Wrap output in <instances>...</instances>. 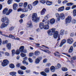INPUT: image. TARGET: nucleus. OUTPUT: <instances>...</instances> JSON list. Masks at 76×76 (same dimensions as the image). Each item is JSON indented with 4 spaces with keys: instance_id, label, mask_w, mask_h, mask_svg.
<instances>
[{
    "instance_id": "obj_1",
    "label": "nucleus",
    "mask_w": 76,
    "mask_h": 76,
    "mask_svg": "<svg viewBox=\"0 0 76 76\" xmlns=\"http://www.w3.org/2000/svg\"><path fill=\"white\" fill-rule=\"evenodd\" d=\"M2 22H4L2 23L1 26V28L3 29L7 27L9 25V21L6 17L4 16L1 19Z\"/></svg>"
},
{
    "instance_id": "obj_2",
    "label": "nucleus",
    "mask_w": 76,
    "mask_h": 76,
    "mask_svg": "<svg viewBox=\"0 0 76 76\" xmlns=\"http://www.w3.org/2000/svg\"><path fill=\"white\" fill-rule=\"evenodd\" d=\"M32 19L33 21L35 23H37L38 22H39V20L40 19V17L38 18L37 14L36 13H33L32 16Z\"/></svg>"
},
{
    "instance_id": "obj_3",
    "label": "nucleus",
    "mask_w": 76,
    "mask_h": 76,
    "mask_svg": "<svg viewBox=\"0 0 76 76\" xmlns=\"http://www.w3.org/2000/svg\"><path fill=\"white\" fill-rule=\"evenodd\" d=\"M50 31H51V32L52 33H54L53 37L54 38H56L58 37V32L57 31H56V28H52L50 29Z\"/></svg>"
},
{
    "instance_id": "obj_4",
    "label": "nucleus",
    "mask_w": 76,
    "mask_h": 76,
    "mask_svg": "<svg viewBox=\"0 0 76 76\" xmlns=\"http://www.w3.org/2000/svg\"><path fill=\"white\" fill-rule=\"evenodd\" d=\"M9 61L7 59H4L3 61V63L1 64L2 66L4 67L7 66L9 64Z\"/></svg>"
},
{
    "instance_id": "obj_5",
    "label": "nucleus",
    "mask_w": 76,
    "mask_h": 76,
    "mask_svg": "<svg viewBox=\"0 0 76 76\" xmlns=\"http://www.w3.org/2000/svg\"><path fill=\"white\" fill-rule=\"evenodd\" d=\"M72 17L70 16H68L66 19L65 22L66 23H69L72 22Z\"/></svg>"
},
{
    "instance_id": "obj_6",
    "label": "nucleus",
    "mask_w": 76,
    "mask_h": 76,
    "mask_svg": "<svg viewBox=\"0 0 76 76\" xmlns=\"http://www.w3.org/2000/svg\"><path fill=\"white\" fill-rule=\"evenodd\" d=\"M45 25H46L44 26V29H49L50 28V26H49V21L48 20H47L45 23Z\"/></svg>"
},
{
    "instance_id": "obj_7",
    "label": "nucleus",
    "mask_w": 76,
    "mask_h": 76,
    "mask_svg": "<svg viewBox=\"0 0 76 76\" xmlns=\"http://www.w3.org/2000/svg\"><path fill=\"white\" fill-rule=\"evenodd\" d=\"M66 39H64L62 40L61 42L59 47H62L64 44H66Z\"/></svg>"
},
{
    "instance_id": "obj_8",
    "label": "nucleus",
    "mask_w": 76,
    "mask_h": 76,
    "mask_svg": "<svg viewBox=\"0 0 76 76\" xmlns=\"http://www.w3.org/2000/svg\"><path fill=\"white\" fill-rule=\"evenodd\" d=\"M3 12L4 14H6V15H9V13L7 8H5L3 10Z\"/></svg>"
},
{
    "instance_id": "obj_9",
    "label": "nucleus",
    "mask_w": 76,
    "mask_h": 76,
    "mask_svg": "<svg viewBox=\"0 0 76 76\" xmlns=\"http://www.w3.org/2000/svg\"><path fill=\"white\" fill-rule=\"evenodd\" d=\"M27 26L28 28H32V24L31 21H30L28 22L27 23Z\"/></svg>"
},
{
    "instance_id": "obj_10",
    "label": "nucleus",
    "mask_w": 76,
    "mask_h": 76,
    "mask_svg": "<svg viewBox=\"0 0 76 76\" xmlns=\"http://www.w3.org/2000/svg\"><path fill=\"white\" fill-rule=\"evenodd\" d=\"M73 39L72 38L68 39L67 40V42L69 44H72L73 43Z\"/></svg>"
},
{
    "instance_id": "obj_11",
    "label": "nucleus",
    "mask_w": 76,
    "mask_h": 76,
    "mask_svg": "<svg viewBox=\"0 0 76 76\" xmlns=\"http://www.w3.org/2000/svg\"><path fill=\"white\" fill-rule=\"evenodd\" d=\"M56 21L54 18L51 19L50 20V25H53L54 23H55Z\"/></svg>"
},
{
    "instance_id": "obj_12",
    "label": "nucleus",
    "mask_w": 76,
    "mask_h": 76,
    "mask_svg": "<svg viewBox=\"0 0 76 76\" xmlns=\"http://www.w3.org/2000/svg\"><path fill=\"white\" fill-rule=\"evenodd\" d=\"M45 12H46V9L45 8L43 9L40 12L41 15H44L45 14Z\"/></svg>"
},
{
    "instance_id": "obj_13",
    "label": "nucleus",
    "mask_w": 76,
    "mask_h": 76,
    "mask_svg": "<svg viewBox=\"0 0 76 76\" xmlns=\"http://www.w3.org/2000/svg\"><path fill=\"white\" fill-rule=\"evenodd\" d=\"M55 16L57 18L58 21H60V15L58 13H56L55 14Z\"/></svg>"
},
{
    "instance_id": "obj_14",
    "label": "nucleus",
    "mask_w": 76,
    "mask_h": 76,
    "mask_svg": "<svg viewBox=\"0 0 76 76\" xmlns=\"http://www.w3.org/2000/svg\"><path fill=\"white\" fill-rule=\"evenodd\" d=\"M60 18L63 20L65 19V15L63 13L61 14L60 15Z\"/></svg>"
},
{
    "instance_id": "obj_15",
    "label": "nucleus",
    "mask_w": 76,
    "mask_h": 76,
    "mask_svg": "<svg viewBox=\"0 0 76 76\" xmlns=\"http://www.w3.org/2000/svg\"><path fill=\"white\" fill-rule=\"evenodd\" d=\"M64 7L63 6L58 8V11H59V12H63L64 10Z\"/></svg>"
},
{
    "instance_id": "obj_16",
    "label": "nucleus",
    "mask_w": 76,
    "mask_h": 76,
    "mask_svg": "<svg viewBox=\"0 0 76 76\" xmlns=\"http://www.w3.org/2000/svg\"><path fill=\"white\" fill-rule=\"evenodd\" d=\"M46 3L48 6H51V5L53 4V2L47 1H46Z\"/></svg>"
},
{
    "instance_id": "obj_17",
    "label": "nucleus",
    "mask_w": 76,
    "mask_h": 76,
    "mask_svg": "<svg viewBox=\"0 0 76 76\" xmlns=\"http://www.w3.org/2000/svg\"><path fill=\"white\" fill-rule=\"evenodd\" d=\"M47 33L48 34V35L49 36H52V35H53V33L50 29H49L48 30L47 32Z\"/></svg>"
},
{
    "instance_id": "obj_18",
    "label": "nucleus",
    "mask_w": 76,
    "mask_h": 76,
    "mask_svg": "<svg viewBox=\"0 0 76 76\" xmlns=\"http://www.w3.org/2000/svg\"><path fill=\"white\" fill-rule=\"evenodd\" d=\"M13 9L14 10H17V7H18V4H14L13 5Z\"/></svg>"
},
{
    "instance_id": "obj_19",
    "label": "nucleus",
    "mask_w": 76,
    "mask_h": 76,
    "mask_svg": "<svg viewBox=\"0 0 76 76\" xmlns=\"http://www.w3.org/2000/svg\"><path fill=\"white\" fill-rule=\"evenodd\" d=\"M16 72H12L10 73V75H12V76H16Z\"/></svg>"
},
{
    "instance_id": "obj_20",
    "label": "nucleus",
    "mask_w": 76,
    "mask_h": 76,
    "mask_svg": "<svg viewBox=\"0 0 76 76\" xmlns=\"http://www.w3.org/2000/svg\"><path fill=\"white\" fill-rule=\"evenodd\" d=\"M34 54L35 56H39V55L40 52L39 51L37 50L34 52Z\"/></svg>"
},
{
    "instance_id": "obj_21",
    "label": "nucleus",
    "mask_w": 76,
    "mask_h": 76,
    "mask_svg": "<svg viewBox=\"0 0 76 76\" xmlns=\"http://www.w3.org/2000/svg\"><path fill=\"white\" fill-rule=\"evenodd\" d=\"M44 25L43 23H39V27L41 29H42L44 28Z\"/></svg>"
},
{
    "instance_id": "obj_22",
    "label": "nucleus",
    "mask_w": 76,
    "mask_h": 76,
    "mask_svg": "<svg viewBox=\"0 0 76 76\" xmlns=\"http://www.w3.org/2000/svg\"><path fill=\"white\" fill-rule=\"evenodd\" d=\"M55 67L53 66H52L50 67V71H51L52 72H54L55 71Z\"/></svg>"
},
{
    "instance_id": "obj_23",
    "label": "nucleus",
    "mask_w": 76,
    "mask_h": 76,
    "mask_svg": "<svg viewBox=\"0 0 76 76\" xmlns=\"http://www.w3.org/2000/svg\"><path fill=\"white\" fill-rule=\"evenodd\" d=\"M24 50V46H21L19 50L20 51H21V52H23V51Z\"/></svg>"
},
{
    "instance_id": "obj_24",
    "label": "nucleus",
    "mask_w": 76,
    "mask_h": 76,
    "mask_svg": "<svg viewBox=\"0 0 76 76\" xmlns=\"http://www.w3.org/2000/svg\"><path fill=\"white\" fill-rule=\"evenodd\" d=\"M18 73L19 75H23V72L22 70H19L18 71Z\"/></svg>"
},
{
    "instance_id": "obj_25",
    "label": "nucleus",
    "mask_w": 76,
    "mask_h": 76,
    "mask_svg": "<svg viewBox=\"0 0 76 76\" xmlns=\"http://www.w3.org/2000/svg\"><path fill=\"white\" fill-rule=\"evenodd\" d=\"M73 46H71L69 49V53H71L73 52Z\"/></svg>"
},
{
    "instance_id": "obj_26",
    "label": "nucleus",
    "mask_w": 76,
    "mask_h": 76,
    "mask_svg": "<svg viewBox=\"0 0 76 76\" xmlns=\"http://www.w3.org/2000/svg\"><path fill=\"white\" fill-rule=\"evenodd\" d=\"M28 11V9L25 8V9H23L22 10V12H26Z\"/></svg>"
},
{
    "instance_id": "obj_27",
    "label": "nucleus",
    "mask_w": 76,
    "mask_h": 76,
    "mask_svg": "<svg viewBox=\"0 0 76 76\" xmlns=\"http://www.w3.org/2000/svg\"><path fill=\"white\" fill-rule=\"evenodd\" d=\"M11 47V44L8 43L7 44V48L9 50H10V48Z\"/></svg>"
},
{
    "instance_id": "obj_28",
    "label": "nucleus",
    "mask_w": 76,
    "mask_h": 76,
    "mask_svg": "<svg viewBox=\"0 0 76 76\" xmlns=\"http://www.w3.org/2000/svg\"><path fill=\"white\" fill-rule=\"evenodd\" d=\"M28 8L30 10H31L32 9V6L31 5L29 4L28 6Z\"/></svg>"
},
{
    "instance_id": "obj_29",
    "label": "nucleus",
    "mask_w": 76,
    "mask_h": 76,
    "mask_svg": "<svg viewBox=\"0 0 76 76\" xmlns=\"http://www.w3.org/2000/svg\"><path fill=\"white\" fill-rule=\"evenodd\" d=\"M62 70L64 72H67V71L68 70V69H67V68L66 67H63L62 68Z\"/></svg>"
},
{
    "instance_id": "obj_30",
    "label": "nucleus",
    "mask_w": 76,
    "mask_h": 76,
    "mask_svg": "<svg viewBox=\"0 0 76 76\" xmlns=\"http://www.w3.org/2000/svg\"><path fill=\"white\" fill-rule=\"evenodd\" d=\"M73 16H76V10H74L73 11Z\"/></svg>"
},
{
    "instance_id": "obj_31",
    "label": "nucleus",
    "mask_w": 76,
    "mask_h": 76,
    "mask_svg": "<svg viewBox=\"0 0 76 76\" xmlns=\"http://www.w3.org/2000/svg\"><path fill=\"white\" fill-rule=\"evenodd\" d=\"M45 72L46 73H50V69H49V68H46L45 69Z\"/></svg>"
},
{
    "instance_id": "obj_32",
    "label": "nucleus",
    "mask_w": 76,
    "mask_h": 76,
    "mask_svg": "<svg viewBox=\"0 0 76 76\" xmlns=\"http://www.w3.org/2000/svg\"><path fill=\"white\" fill-rule=\"evenodd\" d=\"M38 4V1H36L33 2V6H36V5H37V4Z\"/></svg>"
},
{
    "instance_id": "obj_33",
    "label": "nucleus",
    "mask_w": 76,
    "mask_h": 76,
    "mask_svg": "<svg viewBox=\"0 0 76 76\" xmlns=\"http://www.w3.org/2000/svg\"><path fill=\"white\" fill-rule=\"evenodd\" d=\"M10 67L11 69H14L15 68V66L13 64H11L10 65Z\"/></svg>"
},
{
    "instance_id": "obj_34",
    "label": "nucleus",
    "mask_w": 76,
    "mask_h": 76,
    "mask_svg": "<svg viewBox=\"0 0 76 76\" xmlns=\"http://www.w3.org/2000/svg\"><path fill=\"white\" fill-rule=\"evenodd\" d=\"M64 30H61L60 32V34L61 35H64Z\"/></svg>"
},
{
    "instance_id": "obj_35",
    "label": "nucleus",
    "mask_w": 76,
    "mask_h": 76,
    "mask_svg": "<svg viewBox=\"0 0 76 76\" xmlns=\"http://www.w3.org/2000/svg\"><path fill=\"white\" fill-rule=\"evenodd\" d=\"M40 74L42 75H43V76H47V74H46L45 72H42L40 73Z\"/></svg>"
},
{
    "instance_id": "obj_36",
    "label": "nucleus",
    "mask_w": 76,
    "mask_h": 76,
    "mask_svg": "<svg viewBox=\"0 0 76 76\" xmlns=\"http://www.w3.org/2000/svg\"><path fill=\"white\" fill-rule=\"evenodd\" d=\"M12 55L13 56L15 54V50H12Z\"/></svg>"
},
{
    "instance_id": "obj_37",
    "label": "nucleus",
    "mask_w": 76,
    "mask_h": 76,
    "mask_svg": "<svg viewBox=\"0 0 76 76\" xmlns=\"http://www.w3.org/2000/svg\"><path fill=\"white\" fill-rule=\"evenodd\" d=\"M20 55L22 57H24L26 56V55L25 54H24L23 53H21L20 54Z\"/></svg>"
},
{
    "instance_id": "obj_38",
    "label": "nucleus",
    "mask_w": 76,
    "mask_h": 76,
    "mask_svg": "<svg viewBox=\"0 0 76 76\" xmlns=\"http://www.w3.org/2000/svg\"><path fill=\"white\" fill-rule=\"evenodd\" d=\"M8 37H9V38H12V39H15V37L12 34H10Z\"/></svg>"
},
{
    "instance_id": "obj_39",
    "label": "nucleus",
    "mask_w": 76,
    "mask_h": 76,
    "mask_svg": "<svg viewBox=\"0 0 76 76\" xmlns=\"http://www.w3.org/2000/svg\"><path fill=\"white\" fill-rule=\"evenodd\" d=\"M73 4H74L72 3H69L66 4L67 6H72V5H73Z\"/></svg>"
},
{
    "instance_id": "obj_40",
    "label": "nucleus",
    "mask_w": 76,
    "mask_h": 76,
    "mask_svg": "<svg viewBox=\"0 0 76 76\" xmlns=\"http://www.w3.org/2000/svg\"><path fill=\"white\" fill-rule=\"evenodd\" d=\"M57 66L58 69H60L61 67V65L60 64L58 63L57 64Z\"/></svg>"
},
{
    "instance_id": "obj_41",
    "label": "nucleus",
    "mask_w": 76,
    "mask_h": 76,
    "mask_svg": "<svg viewBox=\"0 0 76 76\" xmlns=\"http://www.w3.org/2000/svg\"><path fill=\"white\" fill-rule=\"evenodd\" d=\"M15 54H16V55H19V54H20L19 50H17L15 52Z\"/></svg>"
},
{
    "instance_id": "obj_42",
    "label": "nucleus",
    "mask_w": 76,
    "mask_h": 76,
    "mask_svg": "<svg viewBox=\"0 0 76 76\" xmlns=\"http://www.w3.org/2000/svg\"><path fill=\"white\" fill-rule=\"evenodd\" d=\"M40 2L42 4H45V0H41L40 1Z\"/></svg>"
},
{
    "instance_id": "obj_43",
    "label": "nucleus",
    "mask_w": 76,
    "mask_h": 76,
    "mask_svg": "<svg viewBox=\"0 0 76 76\" xmlns=\"http://www.w3.org/2000/svg\"><path fill=\"white\" fill-rule=\"evenodd\" d=\"M23 64H26V65H28V63L27 62H26L25 60H23Z\"/></svg>"
},
{
    "instance_id": "obj_44",
    "label": "nucleus",
    "mask_w": 76,
    "mask_h": 76,
    "mask_svg": "<svg viewBox=\"0 0 76 76\" xmlns=\"http://www.w3.org/2000/svg\"><path fill=\"white\" fill-rule=\"evenodd\" d=\"M56 53H58V54L56 53H54V54L55 56H59V53L58 52H56Z\"/></svg>"
},
{
    "instance_id": "obj_45",
    "label": "nucleus",
    "mask_w": 76,
    "mask_h": 76,
    "mask_svg": "<svg viewBox=\"0 0 76 76\" xmlns=\"http://www.w3.org/2000/svg\"><path fill=\"white\" fill-rule=\"evenodd\" d=\"M40 61L38 59H36V61H35V63L36 64H37V63H39V61Z\"/></svg>"
},
{
    "instance_id": "obj_46",
    "label": "nucleus",
    "mask_w": 76,
    "mask_h": 76,
    "mask_svg": "<svg viewBox=\"0 0 76 76\" xmlns=\"http://www.w3.org/2000/svg\"><path fill=\"white\" fill-rule=\"evenodd\" d=\"M20 69L22 70H26V67H25L24 66H21L20 67Z\"/></svg>"
},
{
    "instance_id": "obj_47",
    "label": "nucleus",
    "mask_w": 76,
    "mask_h": 76,
    "mask_svg": "<svg viewBox=\"0 0 76 76\" xmlns=\"http://www.w3.org/2000/svg\"><path fill=\"white\" fill-rule=\"evenodd\" d=\"M5 55L6 56H10V54L7 52H6L5 53Z\"/></svg>"
},
{
    "instance_id": "obj_48",
    "label": "nucleus",
    "mask_w": 76,
    "mask_h": 76,
    "mask_svg": "<svg viewBox=\"0 0 76 76\" xmlns=\"http://www.w3.org/2000/svg\"><path fill=\"white\" fill-rule=\"evenodd\" d=\"M27 5H28V4L27 3V2H25L24 4V7H26Z\"/></svg>"
},
{
    "instance_id": "obj_49",
    "label": "nucleus",
    "mask_w": 76,
    "mask_h": 76,
    "mask_svg": "<svg viewBox=\"0 0 76 76\" xmlns=\"http://www.w3.org/2000/svg\"><path fill=\"white\" fill-rule=\"evenodd\" d=\"M34 56V53H31L29 54V57H32Z\"/></svg>"
},
{
    "instance_id": "obj_50",
    "label": "nucleus",
    "mask_w": 76,
    "mask_h": 76,
    "mask_svg": "<svg viewBox=\"0 0 76 76\" xmlns=\"http://www.w3.org/2000/svg\"><path fill=\"white\" fill-rule=\"evenodd\" d=\"M28 60H29L30 63H32V62H33V61L32 60V59L31 58H28Z\"/></svg>"
},
{
    "instance_id": "obj_51",
    "label": "nucleus",
    "mask_w": 76,
    "mask_h": 76,
    "mask_svg": "<svg viewBox=\"0 0 76 76\" xmlns=\"http://www.w3.org/2000/svg\"><path fill=\"white\" fill-rule=\"evenodd\" d=\"M7 3L9 4H10L12 3V0H9L8 1Z\"/></svg>"
},
{
    "instance_id": "obj_52",
    "label": "nucleus",
    "mask_w": 76,
    "mask_h": 76,
    "mask_svg": "<svg viewBox=\"0 0 76 76\" xmlns=\"http://www.w3.org/2000/svg\"><path fill=\"white\" fill-rule=\"evenodd\" d=\"M76 22V20L73 19L72 21V23H75Z\"/></svg>"
},
{
    "instance_id": "obj_53",
    "label": "nucleus",
    "mask_w": 76,
    "mask_h": 76,
    "mask_svg": "<svg viewBox=\"0 0 76 76\" xmlns=\"http://www.w3.org/2000/svg\"><path fill=\"white\" fill-rule=\"evenodd\" d=\"M71 59L73 60H76V56H73L71 58Z\"/></svg>"
},
{
    "instance_id": "obj_54",
    "label": "nucleus",
    "mask_w": 76,
    "mask_h": 76,
    "mask_svg": "<svg viewBox=\"0 0 76 76\" xmlns=\"http://www.w3.org/2000/svg\"><path fill=\"white\" fill-rule=\"evenodd\" d=\"M12 10L11 9H10L8 11V13L9 14H9L10 13H12Z\"/></svg>"
},
{
    "instance_id": "obj_55",
    "label": "nucleus",
    "mask_w": 76,
    "mask_h": 76,
    "mask_svg": "<svg viewBox=\"0 0 76 76\" xmlns=\"http://www.w3.org/2000/svg\"><path fill=\"white\" fill-rule=\"evenodd\" d=\"M14 29V27H10L9 28V30L10 31H12L13 30V29Z\"/></svg>"
},
{
    "instance_id": "obj_56",
    "label": "nucleus",
    "mask_w": 76,
    "mask_h": 76,
    "mask_svg": "<svg viewBox=\"0 0 76 76\" xmlns=\"http://www.w3.org/2000/svg\"><path fill=\"white\" fill-rule=\"evenodd\" d=\"M43 63H46L47 61V59L46 58L44 59L43 60Z\"/></svg>"
},
{
    "instance_id": "obj_57",
    "label": "nucleus",
    "mask_w": 76,
    "mask_h": 76,
    "mask_svg": "<svg viewBox=\"0 0 76 76\" xmlns=\"http://www.w3.org/2000/svg\"><path fill=\"white\" fill-rule=\"evenodd\" d=\"M44 19H45V20H48V15H46Z\"/></svg>"
},
{
    "instance_id": "obj_58",
    "label": "nucleus",
    "mask_w": 76,
    "mask_h": 76,
    "mask_svg": "<svg viewBox=\"0 0 76 76\" xmlns=\"http://www.w3.org/2000/svg\"><path fill=\"white\" fill-rule=\"evenodd\" d=\"M25 17V15L23 14L21 15L20 16V18H23Z\"/></svg>"
},
{
    "instance_id": "obj_59",
    "label": "nucleus",
    "mask_w": 76,
    "mask_h": 76,
    "mask_svg": "<svg viewBox=\"0 0 76 76\" xmlns=\"http://www.w3.org/2000/svg\"><path fill=\"white\" fill-rule=\"evenodd\" d=\"M23 5V3H21L19 4V6L20 7H22Z\"/></svg>"
},
{
    "instance_id": "obj_60",
    "label": "nucleus",
    "mask_w": 76,
    "mask_h": 76,
    "mask_svg": "<svg viewBox=\"0 0 76 76\" xmlns=\"http://www.w3.org/2000/svg\"><path fill=\"white\" fill-rule=\"evenodd\" d=\"M70 7H66V10H70Z\"/></svg>"
},
{
    "instance_id": "obj_61",
    "label": "nucleus",
    "mask_w": 76,
    "mask_h": 76,
    "mask_svg": "<svg viewBox=\"0 0 76 76\" xmlns=\"http://www.w3.org/2000/svg\"><path fill=\"white\" fill-rule=\"evenodd\" d=\"M68 1L66 0L64 1H63V3L64 4H65L66 3H68Z\"/></svg>"
},
{
    "instance_id": "obj_62",
    "label": "nucleus",
    "mask_w": 76,
    "mask_h": 76,
    "mask_svg": "<svg viewBox=\"0 0 76 76\" xmlns=\"http://www.w3.org/2000/svg\"><path fill=\"white\" fill-rule=\"evenodd\" d=\"M17 67H19L20 66V64H18L16 65Z\"/></svg>"
},
{
    "instance_id": "obj_63",
    "label": "nucleus",
    "mask_w": 76,
    "mask_h": 76,
    "mask_svg": "<svg viewBox=\"0 0 76 76\" xmlns=\"http://www.w3.org/2000/svg\"><path fill=\"white\" fill-rule=\"evenodd\" d=\"M22 52L24 53H27V50H24Z\"/></svg>"
},
{
    "instance_id": "obj_64",
    "label": "nucleus",
    "mask_w": 76,
    "mask_h": 76,
    "mask_svg": "<svg viewBox=\"0 0 76 76\" xmlns=\"http://www.w3.org/2000/svg\"><path fill=\"white\" fill-rule=\"evenodd\" d=\"M76 5H74L72 7V9H75V8H76Z\"/></svg>"
}]
</instances>
